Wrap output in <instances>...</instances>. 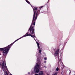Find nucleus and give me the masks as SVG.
<instances>
[{
    "mask_svg": "<svg viewBox=\"0 0 75 75\" xmlns=\"http://www.w3.org/2000/svg\"><path fill=\"white\" fill-rule=\"evenodd\" d=\"M34 11L33 18L32 21V24L29 30V34L30 36L33 37L34 38L35 37L34 35V25L35 24V20L37 18L38 12L37 10V8L33 7L31 6Z\"/></svg>",
    "mask_w": 75,
    "mask_h": 75,
    "instance_id": "1",
    "label": "nucleus"
},
{
    "mask_svg": "<svg viewBox=\"0 0 75 75\" xmlns=\"http://www.w3.org/2000/svg\"><path fill=\"white\" fill-rule=\"evenodd\" d=\"M36 43L37 44V45H38V50H39V53L41 54V51H42L41 50H40V46H39V43H38V42H37Z\"/></svg>",
    "mask_w": 75,
    "mask_h": 75,
    "instance_id": "6",
    "label": "nucleus"
},
{
    "mask_svg": "<svg viewBox=\"0 0 75 75\" xmlns=\"http://www.w3.org/2000/svg\"><path fill=\"white\" fill-rule=\"evenodd\" d=\"M44 67L45 68H47V67L45 66H44Z\"/></svg>",
    "mask_w": 75,
    "mask_h": 75,
    "instance_id": "13",
    "label": "nucleus"
},
{
    "mask_svg": "<svg viewBox=\"0 0 75 75\" xmlns=\"http://www.w3.org/2000/svg\"><path fill=\"white\" fill-rule=\"evenodd\" d=\"M44 59L45 60H46V59H47V57H45L44 58Z\"/></svg>",
    "mask_w": 75,
    "mask_h": 75,
    "instance_id": "12",
    "label": "nucleus"
},
{
    "mask_svg": "<svg viewBox=\"0 0 75 75\" xmlns=\"http://www.w3.org/2000/svg\"><path fill=\"white\" fill-rule=\"evenodd\" d=\"M28 74H30V73L29 72L28 73Z\"/></svg>",
    "mask_w": 75,
    "mask_h": 75,
    "instance_id": "16",
    "label": "nucleus"
},
{
    "mask_svg": "<svg viewBox=\"0 0 75 75\" xmlns=\"http://www.w3.org/2000/svg\"><path fill=\"white\" fill-rule=\"evenodd\" d=\"M5 73L6 74V75H8V73H7V72L6 71Z\"/></svg>",
    "mask_w": 75,
    "mask_h": 75,
    "instance_id": "11",
    "label": "nucleus"
},
{
    "mask_svg": "<svg viewBox=\"0 0 75 75\" xmlns=\"http://www.w3.org/2000/svg\"><path fill=\"white\" fill-rule=\"evenodd\" d=\"M28 3V4H30V3L28 1V0H25Z\"/></svg>",
    "mask_w": 75,
    "mask_h": 75,
    "instance_id": "9",
    "label": "nucleus"
},
{
    "mask_svg": "<svg viewBox=\"0 0 75 75\" xmlns=\"http://www.w3.org/2000/svg\"><path fill=\"white\" fill-rule=\"evenodd\" d=\"M56 71H59V68H58V67H57L56 68Z\"/></svg>",
    "mask_w": 75,
    "mask_h": 75,
    "instance_id": "10",
    "label": "nucleus"
},
{
    "mask_svg": "<svg viewBox=\"0 0 75 75\" xmlns=\"http://www.w3.org/2000/svg\"><path fill=\"white\" fill-rule=\"evenodd\" d=\"M28 32L25 35H23V36L22 37H21L18 38V39L16 40L13 42L12 43V44H14V43L16 42V41H17L18 40H19L21 39V38H23V37H27V36H29V34H28Z\"/></svg>",
    "mask_w": 75,
    "mask_h": 75,
    "instance_id": "5",
    "label": "nucleus"
},
{
    "mask_svg": "<svg viewBox=\"0 0 75 75\" xmlns=\"http://www.w3.org/2000/svg\"><path fill=\"white\" fill-rule=\"evenodd\" d=\"M2 70L4 71H6V69H7V67L6 66V62H3L2 65Z\"/></svg>",
    "mask_w": 75,
    "mask_h": 75,
    "instance_id": "4",
    "label": "nucleus"
},
{
    "mask_svg": "<svg viewBox=\"0 0 75 75\" xmlns=\"http://www.w3.org/2000/svg\"><path fill=\"white\" fill-rule=\"evenodd\" d=\"M42 7H43V6H41L40 7V8H42Z\"/></svg>",
    "mask_w": 75,
    "mask_h": 75,
    "instance_id": "15",
    "label": "nucleus"
},
{
    "mask_svg": "<svg viewBox=\"0 0 75 75\" xmlns=\"http://www.w3.org/2000/svg\"><path fill=\"white\" fill-rule=\"evenodd\" d=\"M35 75H38V74H35Z\"/></svg>",
    "mask_w": 75,
    "mask_h": 75,
    "instance_id": "14",
    "label": "nucleus"
},
{
    "mask_svg": "<svg viewBox=\"0 0 75 75\" xmlns=\"http://www.w3.org/2000/svg\"><path fill=\"white\" fill-rule=\"evenodd\" d=\"M13 45V43H12L11 45H9L5 47L0 48V51H3L2 53L4 56H6L7 55V54L8 52V51H9L11 45Z\"/></svg>",
    "mask_w": 75,
    "mask_h": 75,
    "instance_id": "2",
    "label": "nucleus"
},
{
    "mask_svg": "<svg viewBox=\"0 0 75 75\" xmlns=\"http://www.w3.org/2000/svg\"><path fill=\"white\" fill-rule=\"evenodd\" d=\"M71 71L70 72V73H71Z\"/></svg>",
    "mask_w": 75,
    "mask_h": 75,
    "instance_id": "18",
    "label": "nucleus"
},
{
    "mask_svg": "<svg viewBox=\"0 0 75 75\" xmlns=\"http://www.w3.org/2000/svg\"><path fill=\"white\" fill-rule=\"evenodd\" d=\"M34 69L35 73H38L40 72V66L38 64H36L34 67Z\"/></svg>",
    "mask_w": 75,
    "mask_h": 75,
    "instance_id": "3",
    "label": "nucleus"
},
{
    "mask_svg": "<svg viewBox=\"0 0 75 75\" xmlns=\"http://www.w3.org/2000/svg\"><path fill=\"white\" fill-rule=\"evenodd\" d=\"M59 49H58L56 51V52L54 54L55 56H57L58 55V52H59Z\"/></svg>",
    "mask_w": 75,
    "mask_h": 75,
    "instance_id": "7",
    "label": "nucleus"
},
{
    "mask_svg": "<svg viewBox=\"0 0 75 75\" xmlns=\"http://www.w3.org/2000/svg\"><path fill=\"white\" fill-rule=\"evenodd\" d=\"M45 63H46V61L44 62Z\"/></svg>",
    "mask_w": 75,
    "mask_h": 75,
    "instance_id": "17",
    "label": "nucleus"
},
{
    "mask_svg": "<svg viewBox=\"0 0 75 75\" xmlns=\"http://www.w3.org/2000/svg\"><path fill=\"white\" fill-rule=\"evenodd\" d=\"M43 75V71H40L38 75Z\"/></svg>",
    "mask_w": 75,
    "mask_h": 75,
    "instance_id": "8",
    "label": "nucleus"
}]
</instances>
